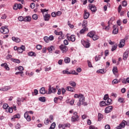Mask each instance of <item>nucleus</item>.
<instances>
[{"label":"nucleus","mask_w":129,"mask_h":129,"mask_svg":"<svg viewBox=\"0 0 129 129\" xmlns=\"http://www.w3.org/2000/svg\"><path fill=\"white\" fill-rule=\"evenodd\" d=\"M75 98H78L79 99V102L77 103L78 106H80V105L84 104V101H85V98L84 96L82 94H75L74 95Z\"/></svg>","instance_id":"nucleus-1"},{"label":"nucleus","mask_w":129,"mask_h":129,"mask_svg":"<svg viewBox=\"0 0 129 129\" xmlns=\"http://www.w3.org/2000/svg\"><path fill=\"white\" fill-rule=\"evenodd\" d=\"M14 49L15 51H17L19 54H21L26 51V46L24 45H22L20 47H18V46H14Z\"/></svg>","instance_id":"nucleus-2"},{"label":"nucleus","mask_w":129,"mask_h":129,"mask_svg":"<svg viewBox=\"0 0 129 129\" xmlns=\"http://www.w3.org/2000/svg\"><path fill=\"white\" fill-rule=\"evenodd\" d=\"M79 115L77 112H74L73 115L71 117V121L72 122H75V121H79Z\"/></svg>","instance_id":"nucleus-3"},{"label":"nucleus","mask_w":129,"mask_h":129,"mask_svg":"<svg viewBox=\"0 0 129 129\" xmlns=\"http://www.w3.org/2000/svg\"><path fill=\"white\" fill-rule=\"evenodd\" d=\"M63 74H67V75H70L73 74V75H78V73H77L75 71H70V72L68 71H63Z\"/></svg>","instance_id":"nucleus-4"},{"label":"nucleus","mask_w":129,"mask_h":129,"mask_svg":"<svg viewBox=\"0 0 129 129\" xmlns=\"http://www.w3.org/2000/svg\"><path fill=\"white\" fill-rule=\"evenodd\" d=\"M67 38L70 42H74L76 40V36L75 35H71L69 36L68 34L67 35Z\"/></svg>","instance_id":"nucleus-5"},{"label":"nucleus","mask_w":129,"mask_h":129,"mask_svg":"<svg viewBox=\"0 0 129 129\" xmlns=\"http://www.w3.org/2000/svg\"><path fill=\"white\" fill-rule=\"evenodd\" d=\"M56 88L52 87V86L49 85L48 86V94H51V93H55Z\"/></svg>","instance_id":"nucleus-6"},{"label":"nucleus","mask_w":129,"mask_h":129,"mask_svg":"<svg viewBox=\"0 0 129 129\" xmlns=\"http://www.w3.org/2000/svg\"><path fill=\"white\" fill-rule=\"evenodd\" d=\"M0 32L2 33V34H9V29L5 27H2L0 28Z\"/></svg>","instance_id":"nucleus-7"},{"label":"nucleus","mask_w":129,"mask_h":129,"mask_svg":"<svg viewBox=\"0 0 129 129\" xmlns=\"http://www.w3.org/2000/svg\"><path fill=\"white\" fill-rule=\"evenodd\" d=\"M59 49H60V50H61V52L62 53H66V52H67L68 51V48L67 47V46H66V45H64L63 44H61L59 46Z\"/></svg>","instance_id":"nucleus-8"},{"label":"nucleus","mask_w":129,"mask_h":129,"mask_svg":"<svg viewBox=\"0 0 129 129\" xmlns=\"http://www.w3.org/2000/svg\"><path fill=\"white\" fill-rule=\"evenodd\" d=\"M90 16V14H89V12H88L87 10H85L84 13V19H85V20H87V19L89 18Z\"/></svg>","instance_id":"nucleus-9"},{"label":"nucleus","mask_w":129,"mask_h":129,"mask_svg":"<svg viewBox=\"0 0 129 129\" xmlns=\"http://www.w3.org/2000/svg\"><path fill=\"white\" fill-rule=\"evenodd\" d=\"M113 31L112 33L113 35H116L118 33V28L117 27V25H114L113 26Z\"/></svg>","instance_id":"nucleus-10"},{"label":"nucleus","mask_w":129,"mask_h":129,"mask_svg":"<svg viewBox=\"0 0 129 129\" xmlns=\"http://www.w3.org/2000/svg\"><path fill=\"white\" fill-rule=\"evenodd\" d=\"M89 10H91L92 13H95L96 12V7H95L94 5H90L89 6Z\"/></svg>","instance_id":"nucleus-11"},{"label":"nucleus","mask_w":129,"mask_h":129,"mask_svg":"<svg viewBox=\"0 0 129 129\" xmlns=\"http://www.w3.org/2000/svg\"><path fill=\"white\" fill-rule=\"evenodd\" d=\"M125 44V39H121L120 41L119 44H118L119 48H122L124 47V44Z\"/></svg>","instance_id":"nucleus-12"},{"label":"nucleus","mask_w":129,"mask_h":129,"mask_svg":"<svg viewBox=\"0 0 129 129\" xmlns=\"http://www.w3.org/2000/svg\"><path fill=\"white\" fill-rule=\"evenodd\" d=\"M112 110V106H109L105 109V112L106 113H109V112H110V111H111Z\"/></svg>","instance_id":"nucleus-13"},{"label":"nucleus","mask_w":129,"mask_h":129,"mask_svg":"<svg viewBox=\"0 0 129 129\" xmlns=\"http://www.w3.org/2000/svg\"><path fill=\"white\" fill-rule=\"evenodd\" d=\"M24 117L27 119V121H31V116L29 115L28 112H26L24 113Z\"/></svg>","instance_id":"nucleus-14"},{"label":"nucleus","mask_w":129,"mask_h":129,"mask_svg":"<svg viewBox=\"0 0 129 129\" xmlns=\"http://www.w3.org/2000/svg\"><path fill=\"white\" fill-rule=\"evenodd\" d=\"M43 17L44 21H49V20H50V17H51V15H50V14H48V12H46V14H45V15H43Z\"/></svg>","instance_id":"nucleus-15"},{"label":"nucleus","mask_w":129,"mask_h":129,"mask_svg":"<svg viewBox=\"0 0 129 129\" xmlns=\"http://www.w3.org/2000/svg\"><path fill=\"white\" fill-rule=\"evenodd\" d=\"M96 73H97L98 74H104L105 73H106V70L104 69L99 70L97 71Z\"/></svg>","instance_id":"nucleus-16"},{"label":"nucleus","mask_w":129,"mask_h":129,"mask_svg":"<svg viewBox=\"0 0 129 129\" xmlns=\"http://www.w3.org/2000/svg\"><path fill=\"white\" fill-rule=\"evenodd\" d=\"M128 57V51L126 50L123 54V60H126Z\"/></svg>","instance_id":"nucleus-17"},{"label":"nucleus","mask_w":129,"mask_h":129,"mask_svg":"<svg viewBox=\"0 0 129 129\" xmlns=\"http://www.w3.org/2000/svg\"><path fill=\"white\" fill-rule=\"evenodd\" d=\"M87 31H88V28H83V29L80 31V34L83 35L85 34V32H87Z\"/></svg>","instance_id":"nucleus-18"},{"label":"nucleus","mask_w":129,"mask_h":129,"mask_svg":"<svg viewBox=\"0 0 129 129\" xmlns=\"http://www.w3.org/2000/svg\"><path fill=\"white\" fill-rule=\"evenodd\" d=\"M2 67H4L5 69H6L8 71L10 70V68L7 63H2L1 64Z\"/></svg>","instance_id":"nucleus-19"},{"label":"nucleus","mask_w":129,"mask_h":129,"mask_svg":"<svg viewBox=\"0 0 129 129\" xmlns=\"http://www.w3.org/2000/svg\"><path fill=\"white\" fill-rule=\"evenodd\" d=\"M83 45L85 48H89L90 47V43L86 41H84L83 43Z\"/></svg>","instance_id":"nucleus-20"},{"label":"nucleus","mask_w":129,"mask_h":129,"mask_svg":"<svg viewBox=\"0 0 129 129\" xmlns=\"http://www.w3.org/2000/svg\"><path fill=\"white\" fill-rule=\"evenodd\" d=\"M66 90H67V91H71V92H74V91H75V89H74V88H73L72 87L69 86L67 87Z\"/></svg>","instance_id":"nucleus-21"},{"label":"nucleus","mask_w":129,"mask_h":129,"mask_svg":"<svg viewBox=\"0 0 129 129\" xmlns=\"http://www.w3.org/2000/svg\"><path fill=\"white\" fill-rule=\"evenodd\" d=\"M12 40L14 42H16V43H20L21 42V39L18 37H13Z\"/></svg>","instance_id":"nucleus-22"},{"label":"nucleus","mask_w":129,"mask_h":129,"mask_svg":"<svg viewBox=\"0 0 129 129\" xmlns=\"http://www.w3.org/2000/svg\"><path fill=\"white\" fill-rule=\"evenodd\" d=\"M94 34H95V32L91 31L87 34V36L90 38H93V36H94Z\"/></svg>","instance_id":"nucleus-23"},{"label":"nucleus","mask_w":129,"mask_h":129,"mask_svg":"<svg viewBox=\"0 0 129 129\" xmlns=\"http://www.w3.org/2000/svg\"><path fill=\"white\" fill-rule=\"evenodd\" d=\"M28 56H30L31 57H36V56H37L36 52H34L33 51H30L28 52Z\"/></svg>","instance_id":"nucleus-24"},{"label":"nucleus","mask_w":129,"mask_h":129,"mask_svg":"<svg viewBox=\"0 0 129 129\" xmlns=\"http://www.w3.org/2000/svg\"><path fill=\"white\" fill-rule=\"evenodd\" d=\"M11 60L14 62V63H17L18 64H20V63H21V61L18 59L11 58Z\"/></svg>","instance_id":"nucleus-25"},{"label":"nucleus","mask_w":129,"mask_h":129,"mask_svg":"<svg viewBox=\"0 0 129 129\" xmlns=\"http://www.w3.org/2000/svg\"><path fill=\"white\" fill-rule=\"evenodd\" d=\"M102 118H103V115L102 114L99 113L98 115V121H100Z\"/></svg>","instance_id":"nucleus-26"},{"label":"nucleus","mask_w":129,"mask_h":129,"mask_svg":"<svg viewBox=\"0 0 129 129\" xmlns=\"http://www.w3.org/2000/svg\"><path fill=\"white\" fill-rule=\"evenodd\" d=\"M39 92H40V94H45V93H46V91L45 90V88L44 87L41 88L39 90Z\"/></svg>","instance_id":"nucleus-27"},{"label":"nucleus","mask_w":129,"mask_h":129,"mask_svg":"<svg viewBox=\"0 0 129 129\" xmlns=\"http://www.w3.org/2000/svg\"><path fill=\"white\" fill-rule=\"evenodd\" d=\"M32 18L30 16H26L24 18V22H31Z\"/></svg>","instance_id":"nucleus-28"},{"label":"nucleus","mask_w":129,"mask_h":129,"mask_svg":"<svg viewBox=\"0 0 129 129\" xmlns=\"http://www.w3.org/2000/svg\"><path fill=\"white\" fill-rule=\"evenodd\" d=\"M107 105V104L105 103V101H102L100 102V107H103V106H106Z\"/></svg>","instance_id":"nucleus-29"},{"label":"nucleus","mask_w":129,"mask_h":129,"mask_svg":"<svg viewBox=\"0 0 129 129\" xmlns=\"http://www.w3.org/2000/svg\"><path fill=\"white\" fill-rule=\"evenodd\" d=\"M54 34H55V35H56L57 36H63V32H62V31H60V32H58V31H57V30H55Z\"/></svg>","instance_id":"nucleus-30"},{"label":"nucleus","mask_w":129,"mask_h":129,"mask_svg":"<svg viewBox=\"0 0 129 129\" xmlns=\"http://www.w3.org/2000/svg\"><path fill=\"white\" fill-rule=\"evenodd\" d=\"M92 39L94 41H96V40H98V39H99V36L94 34L93 36Z\"/></svg>","instance_id":"nucleus-31"},{"label":"nucleus","mask_w":129,"mask_h":129,"mask_svg":"<svg viewBox=\"0 0 129 129\" xmlns=\"http://www.w3.org/2000/svg\"><path fill=\"white\" fill-rule=\"evenodd\" d=\"M20 117H21V115H20V114H17L14 115L13 117L11 118V119L12 120H13V119H15V118H20Z\"/></svg>","instance_id":"nucleus-32"},{"label":"nucleus","mask_w":129,"mask_h":129,"mask_svg":"<svg viewBox=\"0 0 129 129\" xmlns=\"http://www.w3.org/2000/svg\"><path fill=\"white\" fill-rule=\"evenodd\" d=\"M39 101H41V102H45L46 101V97H40L39 98Z\"/></svg>","instance_id":"nucleus-33"},{"label":"nucleus","mask_w":129,"mask_h":129,"mask_svg":"<svg viewBox=\"0 0 129 129\" xmlns=\"http://www.w3.org/2000/svg\"><path fill=\"white\" fill-rule=\"evenodd\" d=\"M83 28H87V21L84 20L82 24Z\"/></svg>","instance_id":"nucleus-34"},{"label":"nucleus","mask_w":129,"mask_h":129,"mask_svg":"<svg viewBox=\"0 0 129 129\" xmlns=\"http://www.w3.org/2000/svg\"><path fill=\"white\" fill-rule=\"evenodd\" d=\"M64 61L66 63H70V58L68 57H66L64 58Z\"/></svg>","instance_id":"nucleus-35"},{"label":"nucleus","mask_w":129,"mask_h":129,"mask_svg":"<svg viewBox=\"0 0 129 129\" xmlns=\"http://www.w3.org/2000/svg\"><path fill=\"white\" fill-rule=\"evenodd\" d=\"M120 82V81H118L117 79L113 80L112 82V84H117V83H119Z\"/></svg>","instance_id":"nucleus-36"},{"label":"nucleus","mask_w":129,"mask_h":129,"mask_svg":"<svg viewBox=\"0 0 129 129\" xmlns=\"http://www.w3.org/2000/svg\"><path fill=\"white\" fill-rule=\"evenodd\" d=\"M125 123H126V121L123 120L122 122L119 124V125L122 127H124V126H125Z\"/></svg>","instance_id":"nucleus-37"},{"label":"nucleus","mask_w":129,"mask_h":129,"mask_svg":"<svg viewBox=\"0 0 129 129\" xmlns=\"http://www.w3.org/2000/svg\"><path fill=\"white\" fill-rule=\"evenodd\" d=\"M112 71H113V74H114L115 75V74H116V73H117V67H113Z\"/></svg>","instance_id":"nucleus-38"},{"label":"nucleus","mask_w":129,"mask_h":129,"mask_svg":"<svg viewBox=\"0 0 129 129\" xmlns=\"http://www.w3.org/2000/svg\"><path fill=\"white\" fill-rule=\"evenodd\" d=\"M118 101L120 102V103H123L124 102V99H123V98L120 97L118 99Z\"/></svg>","instance_id":"nucleus-39"},{"label":"nucleus","mask_w":129,"mask_h":129,"mask_svg":"<svg viewBox=\"0 0 129 129\" xmlns=\"http://www.w3.org/2000/svg\"><path fill=\"white\" fill-rule=\"evenodd\" d=\"M70 84L71 86H73V87H75L76 86V83L74 81L70 82Z\"/></svg>","instance_id":"nucleus-40"},{"label":"nucleus","mask_w":129,"mask_h":129,"mask_svg":"<svg viewBox=\"0 0 129 129\" xmlns=\"http://www.w3.org/2000/svg\"><path fill=\"white\" fill-rule=\"evenodd\" d=\"M112 103V100L110 98H108L107 102V105H110Z\"/></svg>","instance_id":"nucleus-41"},{"label":"nucleus","mask_w":129,"mask_h":129,"mask_svg":"<svg viewBox=\"0 0 129 129\" xmlns=\"http://www.w3.org/2000/svg\"><path fill=\"white\" fill-rule=\"evenodd\" d=\"M3 108L4 109H6V110H8V109L9 108V105L8 104H4L3 105Z\"/></svg>","instance_id":"nucleus-42"},{"label":"nucleus","mask_w":129,"mask_h":129,"mask_svg":"<svg viewBox=\"0 0 129 129\" xmlns=\"http://www.w3.org/2000/svg\"><path fill=\"white\" fill-rule=\"evenodd\" d=\"M22 100L20 98H18L17 99V103L18 105H21Z\"/></svg>","instance_id":"nucleus-43"},{"label":"nucleus","mask_w":129,"mask_h":129,"mask_svg":"<svg viewBox=\"0 0 129 129\" xmlns=\"http://www.w3.org/2000/svg\"><path fill=\"white\" fill-rule=\"evenodd\" d=\"M55 126H56V124L55 123V122H53L51 124V126L49 127V129H54L55 128Z\"/></svg>","instance_id":"nucleus-44"},{"label":"nucleus","mask_w":129,"mask_h":129,"mask_svg":"<svg viewBox=\"0 0 129 129\" xmlns=\"http://www.w3.org/2000/svg\"><path fill=\"white\" fill-rule=\"evenodd\" d=\"M101 59V57H100V55H96L95 57V60L96 61V62H97V61H99V60H100Z\"/></svg>","instance_id":"nucleus-45"},{"label":"nucleus","mask_w":129,"mask_h":129,"mask_svg":"<svg viewBox=\"0 0 129 129\" xmlns=\"http://www.w3.org/2000/svg\"><path fill=\"white\" fill-rule=\"evenodd\" d=\"M117 48V45L115 44L112 46L111 51H113L114 50H116V48Z\"/></svg>","instance_id":"nucleus-46"},{"label":"nucleus","mask_w":129,"mask_h":129,"mask_svg":"<svg viewBox=\"0 0 129 129\" xmlns=\"http://www.w3.org/2000/svg\"><path fill=\"white\" fill-rule=\"evenodd\" d=\"M110 29V27L109 25H108L107 26H105L104 28H103V30H105V31H109V29Z\"/></svg>","instance_id":"nucleus-47"},{"label":"nucleus","mask_w":129,"mask_h":129,"mask_svg":"<svg viewBox=\"0 0 129 129\" xmlns=\"http://www.w3.org/2000/svg\"><path fill=\"white\" fill-rule=\"evenodd\" d=\"M43 39L44 40V41L46 42V43H49V37L48 36H45L43 38Z\"/></svg>","instance_id":"nucleus-48"},{"label":"nucleus","mask_w":129,"mask_h":129,"mask_svg":"<svg viewBox=\"0 0 129 129\" xmlns=\"http://www.w3.org/2000/svg\"><path fill=\"white\" fill-rule=\"evenodd\" d=\"M13 109L12 107L10 108L8 107V108L7 109V110H6V111H7L8 112H10V113H12V112H13Z\"/></svg>","instance_id":"nucleus-49"},{"label":"nucleus","mask_w":129,"mask_h":129,"mask_svg":"<svg viewBox=\"0 0 129 129\" xmlns=\"http://www.w3.org/2000/svg\"><path fill=\"white\" fill-rule=\"evenodd\" d=\"M68 26H70L71 29H73L74 28V25L73 24H71V23H70V21H68Z\"/></svg>","instance_id":"nucleus-50"},{"label":"nucleus","mask_w":129,"mask_h":129,"mask_svg":"<svg viewBox=\"0 0 129 129\" xmlns=\"http://www.w3.org/2000/svg\"><path fill=\"white\" fill-rule=\"evenodd\" d=\"M49 122H52L51 120H49V119H47L46 120L44 121L45 124L48 125L49 124Z\"/></svg>","instance_id":"nucleus-51"},{"label":"nucleus","mask_w":129,"mask_h":129,"mask_svg":"<svg viewBox=\"0 0 129 129\" xmlns=\"http://www.w3.org/2000/svg\"><path fill=\"white\" fill-rule=\"evenodd\" d=\"M122 7H125L126 6H127V2L126 1H123L122 2Z\"/></svg>","instance_id":"nucleus-52"},{"label":"nucleus","mask_w":129,"mask_h":129,"mask_svg":"<svg viewBox=\"0 0 129 129\" xmlns=\"http://www.w3.org/2000/svg\"><path fill=\"white\" fill-rule=\"evenodd\" d=\"M53 49H54V46H50L48 48V50L50 53H51L52 51H53Z\"/></svg>","instance_id":"nucleus-53"},{"label":"nucleus","mask_w":129,"mask_h":129,"mask_svg":"<svg viewBox=\"0 0 129 129\" xmlns=\"http://www.w3.org/2000/svg\"><path fill=\"white\" fill-rule=\"evenodd\" d=\"M18 20H19L20 22H23V21H24V18L22 16H19L18 17Z\"/></svg>","instance_id":"nucleus-54"},{"label":"nucleus","mask_w":129,"mask_h":129,"mask_svg":"<svg viewBox=\"0 0 129 129\" xmlns=\"http://www.w3.org/2000/svg\"><path fill=\"white\" fill-rule=\"evenodd\" d=\"M32 19H33V20H38V15H37V14H34L32 16Z\"/></svg>","instance_id":"nucleus-55"},{"label":"nucleus","mask_w":129,"mask_h":129,"mask_svg":"<svg viewBox=\"0 0 129 129\" xmlns=\"http://www.w3.org/2000/svg\"><path fill=\"white\" fill-rule=\"evenodd\" d=\"M63 44H64V45H65V46H67V45H68V44H69V42H68V40L67 39H65L63 41Z\"/></svg>","instance_id":"nucleus-56"},{"label":"nucleus","mask_w":129,"mask_h":129,"mask_svg":"<svg viewBox=\"0 0 129 129\" xmlns=\"http://www.w3.org/2000/svg\"><path fill=\"white\" fill-rule=\"evenodd\" d=\"M58 128H59V129H61V128L64 129V124H59L58 125Z\"/></svg>","instance_id":"nucleus-57"},{"label":"nucleus","mask_w":129,"mask_h":129,"mask_svg":"<svg viewBox=\"0 0 129 129\" xmlns=\"http://www.w3.org/2000/svg\"><path fill=\"white\" fill-rule=\"evenodd\" d=\"M48 40L49 41H53V40H54V36H53V35L49 36Z\"/></svg>","instance_id":"nucleus-58"},{"label":"nucleus","mask_w":129,"mask_h":129,"mask_svg":"<svg viewBox=\"0 0 129 129\" xmlns=\"http://www.w3.org/2000/svg\"><path fill=\"white\" fill-rule=\"evenodd\" d=\"M36 49H37V50H41V49H42V45L38 44L36 46Z\"/></svg>","instance_id":"nucleus-59"},{"label":"nucleus","mask_w":129,"mask_h":129,"mask_svg":"<svg viewBox=\"0 0 129 129\" xmlns=\"http://www.w3.org/2000/svg\"><path fill=\"white\" fill-rule=\"evenodd\" d=\"M15 128L16 129H20L21 128V124H20L19 123H18L15 126Z\"/></svg>","instance_id":"nucleus-60"},{"label":"nucleus","mask_w":129,"mask_h":129,"mask_svg":"<svg viewBox=\"0 0 129 129\" xmlns=\"http://www.w3.org/2000/svg\"><path fill=\"white\" fill-rule=\"evenodd\" d=\"M17 8L19 10H21L23 8V6L21 4H17Z\"/></svg>","instance_id":"nucleus-61"},{"label":"nucleus","mask_w":129,"mask_h":129,"mask_svg":"<svg viewBox=\"0 0 129 129\" xmlns=\"http://www.w3.org/2000/svg\"><path fill=\"white\" fill-rule=\"evenodd\" d=\"M18 70L20 72H23V70H24V67L22 66H20L18 67Z\"/></svg>","instance_id":"nucleus-62"},{"label":"nucleus","mask_w":129,"mask_h":129,"mask_svg":"<svg viewBox=\"0 0 129 129\" xmlns=\"http://www.w3.org/2000/svg\"><path fill=\"white\" fill-rule=\"evenodd\" d=\"M105 129H110V125L107 124L105 126Z\"/></svg>","instance_id":"nucleus-63"},{"label":"nucleus","mask_w":129,"mask_h":129,"mask_svg":"<svg viewBox=\"0 0 129 129\" xmlns=\"http://www.w3.org/2000/svg\"><path fill=\"white\" fill-rule=\"evenodd\" d=\"M89 128L90 129H97V127H96L93 125H91V126H90Z\"/></svg>","instance_id":"nucleus-64"}]
</instances>
